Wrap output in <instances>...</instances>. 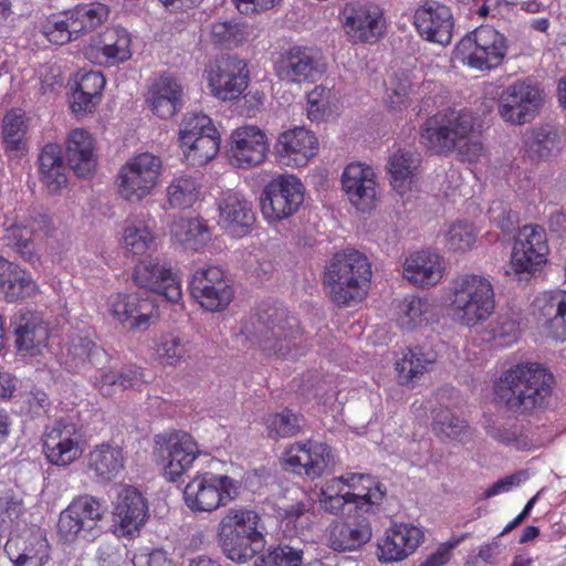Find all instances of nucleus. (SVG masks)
Wrapping results in <instances>:
<instances>
[{
	"label": "nucleus",
	"mask_w": 566,
	"mask_h": 566,
	"mask_svg": "<svg viewBox=\"0 0 566 566\" xmlns=\"http://www.w3.org/2000/svg\"><path fill=\"white\" fill-rule=\"evenodd\" d=\"M249 71L237 55H222L209 71V85L214 96L222 101L238 98L247 88Z\"/></svg>",
	"instance_id": "obj_17"
},
{
	"label": "nucleus",
	"mask_w": 566,
	"mask_h": 566,
	"mask_svg": "<svg viewBox=\"0 0 566 566\" xmlns=\"http://www.w3.org/2000/svg\"><path fill=\"white\" fill-rule=\"evenodd\" d=\"M171 238L185 249L198 251L211 239L207 222L201 218L175 219L170 226Z\"/></svg>",
	"instance_id": "obj_43"
},
{
	"label": "nucleus",
	"mask_w": 566,
	"mask_h": 566,
	"mask_svg": "<svg viewBox=\"0 0 566 566\" xmlns=\"http://www.w3.org/2000/svg\"><path fill=\"white\" fill-rule=\"evenodd\" d=\"M106 512L104 501L88 494L80 495L60 513L57 533L69 543L77 538L90 541L95 537Z\"/></svg>",
	"instance_id": "obj_8"
},
{
	"label": "nucleus",
	"mask_w": 566,
	"mask_h": 566,
	"mask_svg": "<svg viewBox=\"0 0 566 566\" xmlns=\"http://www.w3.org/2000/svg\"><path fill=\"white\" fill-rule=\"evenodd\" d=\"M303 545L298 541H281L271 545L264 554L254 560V566H301Z\"/></svg>",
	"instance_id": "obj_47"
},
{
	"label": "nucleus",
	"mask_w": 566,
	"mask_h": 566,
	"mask_svg": "<svg viewBox=\"0 0 566 566\" xmlns=\"http://www.w3.org/2000/svg\"><path fill=\"white\" fill-rule=\"evenodd\" d=\"M70 28L78 38L85 32H90L106 21L108 9L102 3H82L76 6L67 13Z\"/></svg>",
	"instance_id": "obj_49"
},
{
	"label": "nucleus",
	"mask_w": 566,
	"mask_h": 566,
	"mask_svg": "<svg viewBox=\"0 0 566 566\" xmlns=\"http://www.w3.org/2000/svg\"><path fill=\"white\" fill-rule=\"evenodd\" d=\"M69 364L73 368H82L87 364L94 367L107 361V353L97 346L87 336H76L72 338L67 348Z\"/></svg>",
	"instance_id": "obj_48"
},
{
	"label": "nucleus",
	"mask_w": 566,
	"mask_h": 566,
	"mask_svg": "<svg viewBox=\"0 0 566 566\" xmlns=\"http://www.w3.org/2000/svg\"><path fill=\"white\" fill-rule=\"evenodd\" d=\"M211 118L202 113H188L182 118L179 126L180 146L189 144L190 140L207 134H216Z\"/></svg>",
	"instance_id": "obj_57"
},
{
	"label": "nucleus",
	"mask_w": 566,
	"mask_h": 566,
	"mask_svg": "<svg viewBox=\"0 0 566 566\" xmlns=\"http://www.w3.org/2000/svg\"><path fill=\"white\" fill-rule=\"evenodd\" d=\"M523 147L525 157L532 163L547 161L562 153L563 140L554 128L535 127L525 133Z\"/></svg>",
	"instance_id": "obj_38"
},
{
	"label": "nucleus",
	"mask_w": 566,
	"mask_h": 566,
	"mask_svg": "<svg viewBox=\"0 0 566 566\" xmlns=\"http://www.w3.org/2000/svg\"><path fill=\"white\" fill-rule=\"evenodd\" d=\"M220 143V134L216 130V134L201 135L180 147L189 164L192 166H203L217 156Z\"/></svg>",
	"instance_id": "obj_51"
},
{
	"label": "nucleus",
	"mask_w": 566,
	"mask_h": 566,
	"mask_svg": "<svg viewBox=\"0 0 566 566\" xmlns=\"http://www.w3.org/2000/svg\"><path fill=\"white\" fill-rule=\"evenodd\" d=\"M345 482L350 502L355 504V512L373 515L374 507L378 506L386 495L384 485L376 478L361 473H347Z\"/></svg>",
	"instance_id": "obj_33"
},
{
	"label": "nucleus",
	"mask_w": 566,
	"mask_h": 566,
	"mask_svg": "<svg viewBox=\"0 0 566 566\" xmlns=\"http://www.w3.org/2000/svg\"><path fill=\"white\" fill-rule=\"evenodd\" d=\"M33 231L34 227L13 223L4 230L2 244L13 249L23 260L32 262L35 256Z\"/></svg>",
	"instance_id": "obj_54"
},
{
	"label": "nucleus",
	"mask_w": 566,
	"mask_h": 566,
	"mask_svg": "<svg viewBox=\"0 0 566 566\" xmlns=\"http://www.w3.org/2000/svg\"><path fill=\"white\" fill-rule=\"evenodd\" d=\"M66 157L78 177L88 176L95 168L94 142L84 129L72 130L66 139Z\"/></svg>",
	"instance_id": "obj_40"
},
{
	"label": "nucleus",
	"mask_w": 566,
	"mask_h": 566,
	"mask_svg": "<svg viewBox=\"0 0 566 566\" xmlns=\"http://www.w3.org/2000/svg\"><path fill=\"white\" fill-rule=\"evenodd\" d=\"M283 461L286 470L304 473L312 480L328 473L335 465L331 447L316 441L292 444L284 452Z\"/></svg>",
	"instance_id": "obj_15"
},
{
	"label": "nucleus",
	"mask_w": 566,
	"mask_h": 566,
	"mask_svg": "<svg viewBox=\"0 0 566 566\" xmlns=\"http://www.w3.org/2000/svg\"><path fill=\"white\" fill-rule=\"evenodd\" d=\"M432 426L437 436L448 439H458L465 428V421L455 417L450 409L439 408L433 411Z\"/></svg>",
	"instance_id": "obj_59"
},
{
	"label": "nucleus",
	"mask_w": 566,
	"mask_h": 566,
	"mask_svg": "<svg viewBox=\"0 0 566 566\" xmlns=\"http://www.w3.org/2000/svg\"><path fill=\"white\" fill-rule=\"evenodd\" d=\"M153 453L166 479L176 482L192 465L200 451L189 433L171 431L155 436Z\"/></svg>",
	"instance_id": "obj_9"
},
{
	"label": "nucleus",
	"mask_w": 566,
	"mask_h": 566,
	"mask_svg": "<svg viewBox=\"0 0 566 566\" xmlns=\"http://www.w3.org/2000/svg\"><path fill=\"white\" fill-rule=\"evenodd\" d=\"M38 292V284L29 272L0 256V300L14 303L33 297Z\"/></svg>",
	"instance_id": "obj_31"
},
{
	"label": "nucleus",
	"mask_w": 566,
	"mask_h": 566,
	"mask_svg": "<svg viewBox=\"0 0 566 566\" xmlns=\"http://www.w3.org/2000/svg\"><path fill=\"white\" fill-rule=\"evenodd\" d=\"M346 33L361 43L376 42L385 32V19L380 8L373 3H349L342 11Z\"/></svg>",
	"instance_id": "obj_18"
},
{
	"label": "nucleus",
	"mask_w": 566,
	"mask_h": 566,
	"mask_svg": "<svg viewBox=\"0 0 566 566\" xmlns=\"http://www.w3.org/2000/svg\"><path fill=\"white\" fill-rule=\"evenodd\" d=\"M533 313L552 338L566 339V291L543 292L533 302Z\"/></svg>",
	"instance_id": "obj_30"
},
{
	"label": "nucleus",
	"mask_w": 566,
	"mask_h": 566,
	"mask_svg": "<svg viewBox=\"0 0 566 566\" xmlns=\"http://www.w3.org/2000/svg\"><path fill=\"white\" fill-rule=\"evenodd\" d=\"M27 132L24 116L17 111H10L3 117V140L10 149H19Z\"/></svg>",
	"instance_id": "obj_61"
},
{
	"label": "nucleus",
	"mask_w": 566,
	"mask_h": 566,
	"mask_svg": "<svg viewBox=\"0 0 566 566\" xmlns=\"http://www.w3.org/2000/svg\"><path fill=\"white\" fill-rule=\"evenodd\" d=\"M156 352L163 361L168 365H176L189 357L191 344L185 337L167 334L160 338Z\"/></svg>",
	"instance_id": "obj_56"
},
{
	"label": "nucleus",
	"mask_w": 566,
	"mask_h": 566,
	"mask_svg": "<svg viewBox=\"0 0 566 566\" xmlns=\"http://www.w3.org/2000/svg\"><path fill=\"white\" fill-rule=\"evenodd\" d=\"M199 184L191 176H180L172 179L167 188V199L172 209H187L199 198Z\"/></svg>",
	"instance_id": "obj_53"
},
{
	"label": "nucleus",
	"mask_w": 566,
	"mask_h": 566,
	"mask_svg": "<svg viewBox=\"0 0 566 566\" xmlns=\"http://www.w3.org/2000/svg\"><path fill=\"white\" fill-rule=\"evenodd\" d=\"M217 534L245 536L248 539H265L266 528L261 516L244 507L229 509L221 517Z\"/></svg>",
	"instance_id": "obj_35"
},
{
	"label": "nucleus",
	"mask_w": 566,
	"mask_h": 566,
	"mask_svg": "<svg viewBox=\"0 0 566 566\" xmlns=\"http://www.w3.org/2000/svg\"><path fill=\"white\" fill-rule=\"evenodd\" d=\"M114 517L123 535L134 536L148 516V504L134 486H123L114 502Z\"/></svg>",
	"instance_id": "obj_29"
},
{
	"label": "nucleus",
	"mask_w": 566,
	"mask_h": 566,
	"mask_svg": "<svg viewBox=\"0 0 566 566\" xmlns=\"http://www.w3.org/2000/svg\"><path fill=\"white\" fill-rule=\"evenodd\" d=\"M443 270L439 254L419 251L406 259L403 277L415 286L427 289L441 281Z\"/></svg>",
	"instance_id": "obj_34"
},
{
	"label": "nucleus",
	"mask_w": 566,
	"mask_h": 566,
	"mask_svg": "<svg viewBox=\"0 0 566 566\" xmlns=\"http://www.w3.org/2000/svg\"><path fill=\"white\" fill-rule=\"evenodd\" d=\"M87 470L99 482L115 479L125 467L124 450L113 443L94 446L86 457Z\"/></svg>",
	"instance_id": "obj_37"
},
{
	"label": "nucleus",
	"mask_w": 566,
	"mask_h": 566,
	"mask_svg": "<svg viewBox=\"0 0 566 566\" xmlns=\"http://www.w3.org/2000/svg\"><path fill=\"white\" fill-rule=\"evenodd\" d=\"M264 423L272 439L293 437L301 429V418L290 409L269 415Z\"/></svg>",
	"instance_id": "obj_55"
},
{
	"label": "nucleus",
	"mask_w": 566,
	"mask_h": 566,
	"mask_svg": "<svg viewBox=\"0 0 566 566\" xmlns=\"http://www.w3.org/2000/svg\"><path fill=\"white\" fill-rule=\"evenodd\" d=\"M251 325L252 331L247 327V332L268 354L292 358L300 355L297 349L302 344L300 323L283 305L272 304L263 307Z\"/></svg>",
	"instance_id": "obj_4"
},
{
	"label": "nucleus",
	"mask_w": 566,
	"mask_h": 566,
	"mask_svg": "<svg viewBox=\"0 0 566 566\" xmlns=\"http://www.w3.org/2000/svg\"><path fill=\"white\" fill-rule=\"evenodd\" d=\"M318 143L314 134L304 127L281 133L274 146L280 163L287 167H304L315 155Z\"/></svg>",
	"instance_id": "obj_24"
},
{
	"label": "nucleus",
	"mask_w": 566,
	"mask_h": 566,
	"mask_svg": "<svg viewBox=\"0 0 566 566\" xmlns=\"http://www.w3.org/2000/svg\"><path fill=\"white\" fill-rule=\"evenodd\" d=\"M436 361V354L424 352L422 347L408 348L403 356L396 361L398 381L408 385L413 379L423 375Z\"/></svg>",
	"instance_id": "obj_45"
},
{
	"label": "nucleus",
	"mask_w": 566,
	"mask_h": 566,
	"mask_svg": "<svg viewBox=\"0 0 566 566\" xmlns=\"http://www.w3.org/2000/svg\"><path fill=\"white\" fill-rule=\"evenodd\" d=\"M39 165L40 179L50 193H57L66 186V167L59 145H45L39 156Z\"/></svg>",
	"instance_id": "obj_42"
},
{
	"label": "nucleus",
	"mask_w": 566,
	"mask_h": 566,
	"mask_svg": "<svg viewBox=\"0 0 566 566\" xmlns=\"http://www.w3.org/2000/svg\"><path fill=\"white\" fill-rule=\"evenodd\" d=\"M43 452L54 465L67 467L76 461L82 454V448L74 426L53 428L43 443Z\"/></svg>",
	"instance_id": "obj_32"
},
{
	"label": "nucleus",
	"mask_w": 566,
	"mask_h": 566,
	"mask_svg": "<svg viewBox=\"0 0 566 566\" xmlns=\"http://www.w3.org/2000/svg\"><path fill=\"white\" fill-rule=\"evenodd\" d=\"M99 50L108 65H117L132 57L130 33L120 27L106 29L98 40Z\"/></svg>",
	"instance_id": "obj_44"
},
{
	"label": "nucleus",
	"mask_w": 566,
	"mask_h": 566,
	"mask_svg": "<svg viewBox=\"0 0 566 566\" xmlns=\"http://www.w3.org/2000/svg\"><path fill=\"white\" fill-rule=\"evenodd\" d=\"M370 516L355 512L346 521L332 524L328 534L329 547L336 552H354L367 544L373 536Z\"/></svg>",
	"instance_id": "obj_27"
},
{
	"label": "nucleus",
	"mask_w": 566,
	"mask_h": 566,
	"mask_svg": "<svg viewBox=\"0 0 566 566\" xmlns=\"http://www.w3.org/2000/svg\"><path fill=\"white\" fill-rule=\"evenodd\" d=\"M105 78L101 72H87L81 75L73 91L72 111L77 115L92 113L101 101Z\"/></svg>",
	"instance_id": "obj_41"
},
{
	"label": "nucleus",
	"mask_w": 566,
	"mask_h": 566,
	"mask_svg": "<svg viewBox=\"0 0 566 566\" xmlns=\"http://www.w3.org/2000/svg\"><path fill=\"white\" fill-rule=\"evenodd\" d=\"M218 224L230 235L242 238L255 221L252 202L239 192H227L218 201Z\"/></svg>",
	"instance_id": "obj_25"
},
{
	"label": "nucleus",
	"mask_w": 566,
	"mask_h": 566,
	"mask_svg": "<svg viewBox=\"0 0 566 566\" xmlns=\"http://www.w3.org/2000/svg\"><path fill=\"white\" fill-rule=\"evenodd\" d=\"M161 169L159 157L143 153L132 158L119 172V195L129 202H139L150 195Z\"/></svg>",
	"instance_id": "obj_14"
},
{
	"label": "nucleus",
	"mask_w": 566,
	"mask_h": 566,
	"mask_svg": "<svg viewBox=\"0 0 566 566\" xmlns=\"http://www.w3.org/2000/svg\"><path fill=\"white\" fill-rule=\"evenodd\" d=\"M376 175L371 167L361 163L347 165L342 175V188L348 200L363 212L374 208L376 201Z\"/></svg>",
	"instance_id": "obj_23"
},
{
	"label": "nucleus",
	"mask_w": 566,
	"mask_h": 566,
	"mask_svg": "<svg viewBox=\"0 0 566 566\" xmlns=\"http://www.w3.org/2000/svg\"><path fill=\"white\" fill-rule=\"evenodd\" d=\"M474 118L467 109H448L429 117L420 129V142L437 155L455 150L473 130Z\"/></svg>",
	"instance_id": "obj_5"
},
{
	"label": "nucleus",
	"mask_w": 566,
	"mask_h": 566,
	"mask_svg": "<svg viewBox=\"0 0 566 566\" xmlns=\"http://www.w3.org/2000/svg\"><path fill=\"white\" fill-rule=\"evenodd\" d=\"M476 239L474 228L467 222L452 224L446 233L449 249L453 251H467L472 248Z\"/></svg>",
	"instance_id": "obj_62"
},
{
	"label": "nucleus",
	"mask_w": 566,
	"mask_h": 566,
	"mask_svg": "<svg viewBox=\"0 0 566 566\" xmlns=\"http://www.w3.org/2000/svg\"><path fill=\"white\" fill-rule=\"evenodd\" d=\"M10 326L19 352L35 355L46 346L49 325L40 313L20 308L12 315Z\"/></svg>",
	"instance_id": "obj_22"
},
{
	"label": "nucleus",
	"mask_w": 566,
	"mask_h": 566,
	"mask_svg": "<svg viewBox=\"0 0 566 566\" xmlns=\"http://www.w3.org/2000/svg\"><path fill=\"white\" fill-rule=\"evenodd\" d=\"M507 48L504 34L490 25H481L460 40L455 55L469 66L484 71L501 65Z\"/></svg>",
	"instance_id": "obj_6"
},
{
	"label": "nucleus",
	"mask_w": 566,
	"mask_h": 566,
	"mask_svg": "<svg viewBox=\"0 0 566 566\" xmlns=\"http://www.w3.org/2000/svg\"><path fill=\"white\" fill-rule=\"evenodd\" d=\"M4 552L14 566H44L50 558L48 541L38 535L28 538L20 536L10 537Z\"/></svg>",
	"instance_id": "obj_36"
},
{
	"label": "nucleus",
	"mask_w": 566,
	"mask_h": 566,
	"mask_svg": "<svg viewBox=\"0 0 566 566\" xmlns=\"http://www.w3.org/2000/svg\"><path fill=\"white\" fill-rule=\"evenodd\" d=\"M412 71L399 70L394 73L388 85V101L392 109L408 107L411 102L419 99L429 87Z\"/></svg>",
	"instance_id": "obj_39"
},
{
	"label": "nucleus",
	"mask_w": 566,
	"mask_h": 566,
	"mask_svg": "<svg viewBox=\"0 0 566 566\" xmlns=\"http://www.w3.org/2000/svg\"><path fill=\"white\" fill-rule=\"evenodd\" d=\"M211 39L216 44L230 49L245 40V31L243 25L237 22H214L211 25Z\"/></svg>",
	"instance_id": "obj_60"
},
{
	"label": "nucleus",
	"mask_w": 566,
	"mask_h": 566,
	"mask_svg": "<svg viewBox=\"0 0 566 566\" xmlns=\"http://www.w3.org/2000/svg\"><path fill=\"white\" fill-rule=\"evenodd\" d=\"M69 25L70 20L67 15L65 18L52 15L42 24V33L52 43L65 44L77 39Z\"/></svg>",
	"instance_id": "obj_63"
},
{
	"label": "nucleus",
	"mask_w": 566,
	"mask_h": 566,
	"mask_svg": "<svg viewBox=\"0 0 566 566\" xmlns=\"http://www.w3.org/2000/svg\"><path fill=\"white\" fill-rule=\"evenodd\" d=\"M146 102L156 116L170 118L182 107L184 87L172 74L163 73L149 85Z\"/></svg>",
	"instance_id": "obj_28"
},
{
	"label": "nucleus",
	"mask_w": 566,
	"mask_h": 566,
	"mask_svg": "<svg viewBox=\"0 0 566 566\" xmlns=\"http://www.w3.org/2000/svg\"><path fill=\"white\" fill-rule=\"evenodd\" d=\"M133 280L144 290L163 296L170 303L181 300V284L167 261L149 259L140 261L134 269Z\"/></svg>",
	"instance_id": "obj_16"
},
{
	"label": "nucleus",
	"mask_w": 566,
	"mask_h": 566,
	"mask_svg": "<svg viewBox=\"0 0 566 566\" xmlns=\"http://www.w3.org/2000/svg\"><path fill=\"white\" fill-rule=\"evenodd\" d=\"M554 378L537 363L518 364L499 378L494 387L499 402L517 413H524L545 405L552 394Z\"/></svg>",
	"instance_id": "obj_1"
},
{
	"label": "nucleus",
	"mask_w": 566,
	"mask_h": 566,
	"mask_svg": "<svg viewBox=\"0 0 566 566\" xmlns=\"http://www.w3.org/2000/svg\"><path fill=\"white\" fill-rule=\"evenodd\" d=\"M423 533L410 524H394L378 541L377 557L381 563L399 562L407 558L419 546Z\"/></svg>",
	"instance_id": "obj_26"
},
{
	"label": "nucleus",
	"mask_w": 566,
	"mask_h": 566,
	"mask_svg": "<svg viewBox=\"0 0 566 566\" xmlns=\"http://www.w3.org/2000/svg\"><path fill=\"white\" fill-rule=\"evenodd\" d=\"M222 554L238 564H245L265 545V539H248L245 536L217 534Z\"/></svg>",
	"instance_id": "obj_46"
},
{
	"label": "nucleus",
	"mask_w": 566,
	"mask_h": 566,
	"mask_svg": "<svg viewBox=\"0 0 566 566\" xmlns=\"http://www.w3.org/2000/svg\"><path fill=\"white\" fill-rule=\"evenodd\" d=\"M239 490V481L228 475L205 472L187 483L184 499L191 512L211 513L233 501Z\"/></svg>",
	"instance_id": "obj_7"
},
{
	"label": "nucleus",
	"mask_w": 566,
	"mask_h": 566,
	"mask_svg": "<svg viewBox=\"0 0 566 566\" xmlns=\"http://www.w3.org/2000/svg\"><path fill=\"white\" fill-rule=\"evenodd\" d=\"M324 56L315 46L293 45L275 63L276 75L287 83H314L325 73Z\"/></svg>",
	"instance_id": "obj_11"
},
{
	"label": "nucleus",
	"mask_w": 566,
	"mask_h": 566,
	"mask_svg": "<svg viewBox=\"0 0 566 566\" xmlns=\"http://www.w3.org/2000/svg\"><path fill=\"white\" fill-rule=\"evenodd\" d=\"M304 200V186L293 175H280L263 189L260 206L269 222H277L294 214Z\"/></svg>",
	"instance_id": "obj_10"
},
{
	"label": "nucleus",
	"mask_w": 566,
	"mask_h": 566,
	"mask_svg": "<svg viewBox=\"0 0 566 566\" xmlns=\"http://www.w3.org/2000/svg\"><path fill=\"white\" fill-rule=\"evenodd\" d=\"M549 247L546 231L538 224H525L515 237L511 264L516 274L535 275L547 263Z\"/></svg>",
	"instance_id": "obj_12"
},
{
	"label": "nucleus",
	"mask_w": 566,
	"mask_h": 566,
	"mask_svg": "<svg viewBox=\"0 0 566 566\" xmlns=\"http://www.w3.org/2000/svg\"><path fill=\"white\" fill-rule=\"evenodd\" d=\"M108 304L114 318L133 331L147 329L158 317L155 302L138 293H117L109 297Z\"/></svg>",
	"instance_id": "obj_20"
},
{
	"label": "nucleus",
	"mask_w": 566,
	"mask_h": 566,
	"mask_svg": "<svg viewBox=\"0 0 566 566\" xmlns=\"http://www.w3.org/2000/svg\"><path fill=\"white\" fill-rule=\"evenodd\" d=\"M431 304L427 298H420L417 296L406 297L401 311L405 314V317L401 321V324L407 329H412L418 324H421L423 321H427L424 315L430 311Z\"/></svg>",
	"instance_id": "obj_64"
},
{
	"label": "nucleus",
	"mask_w": 566,
	"mask_h": 566,
	"mask_svg": "<svg viewBox=\"0 0 566 566\" xmlns=\"http://www.w3.org/2000/svg\"><path fill=\"white\" fill-rule=\"evenodd\" d=\"M124 245L127 252L142 255L146 253L154 244V233L144 218H134L127 220L123 234Z\"/></svg>",
	"instance_id": "obj_52"
},
{
	"label": "nucleus",
	"mask_w": 566,
	"mask_h": 566,
	"mask_svg": "<svg viewBox=\"0 0 566 566\" xmlns=\"http://www.w3.org/2000/svg\"><path fill=\"white\" fill-rule=\"evenodd\" d=\"M413 23L419 34L429 42L447 45L452 40L451 9L437 0H423L415 11Z\"/></svg>",
	"instance_id": "obj_19"
},
{
	"label": "nucleus",
	"mask_w": 566,
	"mask_h": 566,
	"mask_svg": "<svg viewBox=\"0 0 566 566\" xmlns=\"http://www.w3.org/2000/svg\"><path fill=\"white\" fill-rule=\"evenodd\" d=\"M371 277V264L358 250L346 249L326 265L324 284L338 306H353L364 300Z\"/></svg>",
	"instance_id": "obj_2"
},
{
	"label": "nucleus",
	"mask_w": 566,
	"mask_h": 566,
	"mask_svg": "<svg viewBox=\"0 0 566 566\" xmlns=\"http://www.w3.org/2000/svg\"><path fill=\"white\" fill-rule=\"evenodd\" d=\"M266 151V136L259 127L244 126L232 133L228 155L233 166L244 169L258 166L264 161Z\"/></svg>",
	"instance_id": "obj_21"
},
{
	"label": "nucleus",
	"mask_w": 566,
	"mask_h": 566,
	"mask_svg": "<svg viewBox=\"0 0 566 566\" xmlns=\"http://www.w3.org/2000/svg\"><path fill=\"white\" fill-rule=\"evenodd\" d=\"M419 156L410 151L399 149L389 159V172L391 185L399 192L403 193L411 182L419 167Z\"/></svg>",
	"instance_id": "obj_50"
},
{
	"label": "nucleus",
	"mask_w": 566,
	"mask_h": 566,
	"mask_svg": "<svg viewBox=\"0 0 566 566\" xmlns=\"http://www.w3.org/2000/svg\"><path fill=\"white\" fill-rule=\"evenodd\" d=\"M191 296L207 311L219 312L231 303L233 289L228 282H224L210 287L205 293L201 291L192 293Z\"/></svg>",
	"instance_id": "obj_58"
},
{
	"label": "nucleus",
	"mask_w": 566,
	"mask_h": 566,
	"mask_svg": "<svg viewBox=\"0 0 566 566\" xmlns=\"http://www.w3.org/2000/svg\"><path fill=\"white\" fill-rule=\"evenodd\" d=\"M447 300L453 319L464 326L486 321L495 308L493 284L488 277L473 273L454 276L448 285Z\"/></svg>",
	"instance_id": "obj_3"
},
{
	"label": "nucleus",
	"mask_w": 566,
	"mask_h": 566,
	"mask_svg": "<svg viewBox=\"0 0 566 566\" xmlns=\"http://www.w3.org/2000/svg\"><path fill=\"white\" fill-rule=\"evenodd\" d=\"M543 101V91L537 85L516 81L501 92L497 113L506 123L523 125L535 117Z\"/></svg>",
	"instance_id": "obj_13"
}]
</instances>
